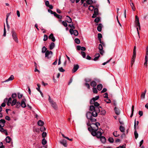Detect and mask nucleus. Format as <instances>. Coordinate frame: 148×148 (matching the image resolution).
Returning a JSON list of instances; mask_svg holds the SVG:
<instances>
[{
	"mask_svg": "<svg viewBox=\"0 0 148 148\" xmlns=\"http://www.w3.org/2000/svg\"><path fill=\"white\" fill-rule=\"evenodd\" d=\"M90 110L91 111L92 116L94 117L97 116V113L100 112L99 108L95 107L92 105L90 106Z\"/></svg>",
	"mask_w": 148,
	"mask_h": 148,
	"instance_id": "nucleus-1",
	"label": "nucleus"
},
{
	"mask_svg": "<svg viewBox=\"0 0 148 148\" xmlns=\"http://www.w3.org/2000/svg\"><path fill=\"white\" fill-rule=\"evenodd\" d=\"M91 125H94L96 127V128L95 129H94L93 128H92V131L91 132V134L93 136H96L97 134L96 131L98 129V125H100V123L98 122H96L95 124L92 123Z\"/></svg>",
	"mask_w": 148,
	"mask_h": 148,
	"instance_id": "nucleus-2",
	"label": "nucleus"
},
{
	"mask_svg": "<svg viewBox=\"0 0 148 148\" xmlns=\"http://www.w3.org/2000/svg\"><path fill=\"white\" fill-rule=\"evenodd\" d=\"M91 112H88L86 114V116L87 119L89 120L91 122H94L96 121V119L93 118L92 116Z\"/></svg>",
	"mask_w": 148,
	"mask_h": 148,
	"instance_id": "nucleus-3",
	"label": "nucleus"
},
{
	"mask_svg": "<svg viewBox=\"0 0 148 148\" xmlns=\"http://www.w3.org/2000/svg\"><path fill=\"white\" fill-rule=\"evenodd\" d=\"M53 52L51 51H47L45 53V57L48 59H50L52 56Z\"/></svg>",
	"mask_w": 148,
	"mask_h": 148,
	"instance_id": "nucleus-4",
	"label": "nucleus"
},
{
	"mask_svg": "<svg viewBox=\"0 0 148 148\" xmlns=\"http://www.w3.org/2000/svg\"><path fill=\"white\" fill-rule=\"evenodd\" d=\"M11 34L13 39L16 42H18V40L17 36V34L14 30L13 29L12 30Z\"/></svg>",
	"mask_w": 148,
	"mask_h": 148,
	"instance_id": "nucleus-5",
	"label": "nucleus"
},
{
	"mask_svg": "<svg viewBox=\"0 0 148 148\" xmlns=\"http://www.w3.org/2000/svg\"><path fill=\"white\" fill-rule=\"evenodd\" d=\"M98 49L100 54L103 55L104 53V51L103 50V46L101 44L99 45Z\"/></svg>",
	"mask_w": 148,
	"mask_h": 148,
	"instance_id": "nucleus-6",
	"label": "nucleus"
},
{
	"mask_svg": "<svg viewBox=\"0 0 148 148\" xmlns=\"http://www.w3.org/2000/svg\"><path fill=\"white\" fill-rule=\"evenodd\" d=\"M134 129H135V131L134 132V135L135 138L136 139L138 137V134L137 133V131L136 130V122L135 120V122H134Z\"/></svg>",
	"mask_w": 148,
	"mask_h": 148,
	"instance_id": "nucleus-7",
	"label": "nucleus"
},
{
	"mask_svg": "<svg viewBox=\"0 0 148 148\" xmlns=\"http://www.w3.org/2000/svg\"><path fill=\"white\" fill-rule=\"evenodd\" d=\"M60 143L64 147H66L67 146L66 141L64 139H62L60 141Z\"/></svg>",
	"mask_w": 148,
	"mask_h": 148,
	"instance_id": "nucleus-8",
	"label": "nucleus"
},
{
	"mask_svg": "<svg viewBox=\"0 0 148 148\" xmlns=\"http://www.w3.org/2000/svg\"><path fill=\"white\" fill-rule=\"evenodd\" d=\"M26 101V99H23L21 101V106L22 108H25L26 106V103L25 102Z\"/></svg>",
	"mask_w": 148,
	"mask_h": 148,
	"instance_id": "nucleus-9",
	"label": "nucleus"
},
{
	"mask_svg": "<svg viewBox=\"0 0 148 148\" xmlns=\"http://www.w3.org/2000/svg\"><path fill=\"white\" fill-rule=\"evenodd\" d=\"M79 66L78 64H74V65L73 68L72 69V72L74 73L76 72L78 70V69H79Z\"/></svg>",
	"mask_w": 148,
	"mask_h": 148,
	"instance_id": "nucleus-10",
	"label": "nucleus"
},
{
	"mask_svg": "<svg viewBox=\"0 0 148 148\" xmlns=\"http://www.w3.org/2000/svg\"><path fill=\"white\" fill-rule=\"evenodd\" d=\"M99 98V96H96L95 97H93L90 100V103L92 104L93 102L97 100Z\"/></svg>",
	"mask_w": 148,
	"mask_h": 148,
	"instance_id": "nucleus-11",
	"label": "nucleus"
},
{
	"mask_svg": "<svg viewBox=\"0 0 148 148\" xmlns=\"http://www.w3.org/2000/svg\"><path fill=\"white\" fill-rule=\"evenodd\" d=\"M14 78V76L13 75H11L10 77L7 80L4 81L3 82H5L13 80Z\"/></svg>",
	"mask_w": 148,
	"mask_h": 148,
	"instance_id": "nucleus-12",
	"label": "nucleus"
},
{
	"mask_svg": "<svg viewBox=\"0 0 148 148\" xmlns=\"http://www.w3.org/2000/svg\"><path fill=\"white\" fill-rule=\"evenodd\" d=\"M49 38L51 39V40L53 42H54L55 41V39L53 36V34H51L49 36Z\"/></svg>",
	"mask_w": 148,
	"mask_h": 148,
	"instance_id": "nucleus-13",
	"label": "nucleus"
},
{
	"mask_svg": "<svg viewBox=\"0 0 148 148\" xmlns=\"http://www.w3.org/2000/svg\"><path fill=\"white\" fill-rule=\"evenodd\" d=\"M52 107L55 110L57 108V106L55 102L53 101L50 103Z\"/></svg>",
	"mask_w": 148,
	"mask_h": 148,
	"instance_id": "nucleus-14",
	"label": "nucleus"
},
{
	"mask_svg": "<svg viewBox=\"0 0 148 148\" xmlns=\"http://www.w3.org/2000/svg\"><path fill=\"white\" fill-rule=\"evenodd\" d=\"M114 111L115 113L117 115H119L120 114V111L119 109L115 107L114 108Z\"/></svg>",
	"mask_w": 148,
	"mask_h": 148,
	"instance_id": "nucleus-15",
	"label": "nucleus"
},
{
	"mask_svg": "<svg viewBox=\"0 0 148 148\" xmlns=\"http://www.w3.org/2000/svg\"><path fill=\"white\" fill-rule=\"evenodd\" d=\"M0 131L4 133L6 135H8L7 130H4L3 127H0Z\"/></svg>",
	"mask_w": 148,
	"mask_h": 148,
	"instance_id": "nucleus-16",
	"label": "nucleus"
},
{
	"mask_svg": "<svg viewBox=\"0 0 148 148\" xmlns=\"http://www.w3.org/2000/svg\"><path fill=\"white\" fill-rule=\"evenodd\" d=\"M99 138H100L101 141L103 143H104L106 142V139L104 136H101Z\"/></svg>",
	"mask_w": 148,
	"mask_h": 148,
	"instance_id": "nucleus-17",
	"label": "nucleus"
},
{
	"mask_svg": "<svg viewBox=\"0 0 148 148\" xmlns=\"http://www.w3.org/2000/svg\"><path fill=\"white\" fill-rule=\"evenodd\" d=\"M100 54L99 53H96L95 55V58L93 59L94 61H96L100 57Z\"/></svg>",
	"mask_w": 148,
	"mask_h": 148,
	"instance_id": "nucleus-18",
	"label": "nucleus"
},
{
	"mask_svg": "<svg viewBox=\"0 0 148 148\" xmlns=\"http://www.w3.org/2000/svg\"><path fill=\"white\" fill-rule=\"evenodd\" d=\"M37 124L38 125L40 126H42L43 125L44 123L42 121L40 120L38 122Z\"/></svg>",
	"mask_w": 148,
	"mask_h": 148,
	"instance_id": "nucleus-19",
	"label": "nucleus"
},
{
	"mask_svg": "<svg viewBox=\"0 0 148 148\" xmlns=\"http://www.w3.org/2000/svg\"><path fill=\"white\" fill-rule=\"evenodd\" d=\"M53 15L54 16L59 19H61L62 16L59 15L58 14L55 12H54Z\"/></svg>",
	"mask_w": 148,
	"mask_h": 148,
	"instance_id": "nucleus-20",
	"label": "nucleus"
},
{
	"mask_svg": "<svg viewBox=\"0 0 148 148\" xmlns=\"http://www.w3.org/2000/svg\"><path fill=\"white\" fill-rule=\"evenodd\" d=\"M136 57V56H134H134H132V57L131 59V67H132V65L134 62Z\"/></svg>",
	"mask_w": 148,
	"mask_h": 148,
	"instance_id": "nucleus-21",
	"label": "nucleus"
},
{
	"mask_svg": "<svg viewBox=\"0 0 148 148\" xmlns=\"http://www.w3.org/2000/svg\"><path fill=\"white\" fill-rule=\"evenodd\" d=\"M102 132L99 131H98L97 132L96 136L97 138H99L101 136Z\"/></svg>",
	"mask_w": 148,
	"mask_h": 148,
	"instance_id": "nucleus-22",
	"label": "nucleus"
},
{
	"mask_svg": "<svg viewBox=\"0 0 148 148\" xmlns=\"http://www.w3.org/2000/svg\"><path fill=\"white\" fill-rule=\"evenodd\" d=\"M67 22L69 23H71L72 22V19L71 17L68 16H66Z\"/></svg>",
	"mask_w": 148,
	"mask_h": 148,
	"instance_id": "nucleus-23",
	"label": "nucleus"
},
{
	"mask_svg": "<svg viewBox=\"0 0 148 148\" xmlns=\"http://www.w3.org/2000/svg\"><path fill=\"white\" fill-rule=\"evenodd\" d=\"M102 29V24L101 23H100L99 24L98 26L97 27V30L100 32L101 31Z\"/></svg>",
	"mask_w": 148,
	"mask_h": 148,
	"instance_id": "nucleus-24",
	"label": "nucleus"
},
{
	"mask_svg": "<svg viewBox=\"0 0 148 148\" xmlns=\"http://www.w3.org/2000/svg\"><path fill=\"white\" fill-rule=\"evenodd\" d=\"M17 102V100L16 99H14L11 102V105L12 106H13L16 104Z\"/></svg>",
	"mask_w": 148,
	"mask_h": 148,
	"instance_id": "nucleus-25",
	"label": "nucleus"
},
{
	"mask_svg": "<svg viewBox=\"0 0 148 148\" xmlns=\"http://www.w3.org/2000/svg\"><path fill=\"white\" fill-rule=\"evenodd\" d=\"M145 62L144 63V65L147 66V62L148 61V57L145 56Z\"/></svg>",
	"mask_w": 148,
	"mask_h": 148,
	"instance_id": "nucleus-26",
	"label": "nucleus"
},
{
	"mask_svg": "<svg viewBox=\"0 0 148 148\" xmlns=\"http://www.w3.org/2000/svg\"><path fill=\"white\" fill-rule=\"evenodd\" d=\"M119 130L121 132H124L125 131V128L122 125H121L119 127Z\"/></svg>",
	"mask_w": 148,
	"mask_h": 148,
	"instance_id": "nucleus-27",
	"label": "nucleus"
},
{
	"mask_svg": "<svg viewBox=\"0 0 148 148\" xmlns=\"http://www.w3.org/2000/svg\"><path fill=\"white\" fill-rule=\"evenodd\" d=\"M55 47V44L54 43L52 42L49 46V49L50 50L52 49Z\"/></svg>",
	"mask_w": 148,
	"mask_h": 148,
	"instance_id": "nucleus-28",
	"label": "nucleus"
},
{
	"mask_svg": "<svg viewBox=\"0 0 148 148\" xmlns=\"http://www.w3.org/2000/svg\"><path fill=\"white\" fill-rule=\"evenodd\" d=\"M8 102L7 104L8 106H10L11 104V102L12 101V98L10 97L8 99Z\"/></svg>",
	"mask_w": 148,
	"mask_h": 148,
	"instance_id": "nucleus-29",
	"label": "nucleus"
},
{
	"mask_svg": "<svg viewBox=\"0 0 148 148\" xmlns=\"http://www.w3.org/2000/svg\"><path fill=\"white\" fill-rule=\"evenodd\" d=\"M97 84V83L95 81H92L90 83V85L93 87H95Z\"/></svg>",
	"mask_w": 148,
	"mask_h": 148,
	"instance_id": "nucleus-30",
	"label": "nucleus"
},
{
	"mask_svg": "<svg viewBox=\"0 0 148 148\" xmlns=\"http://www.w3.org/2000/svg\"><path fill=\"white\" fill-rule=\"evenodd\" d=\"M60 133H61L62 135V136L64 138H65L66 139H67L68 140H69L71 141H72L73 140V139L72 138H69V137L65 136L64 134H63L62 133H61L60 132Z\"/></svg>",
	"mask_w": 148,
	"mask_h": 148,
	"instance_id": "nucleus-31",
	"label": "nucleus"
},
{
	"mask_svg": "<svg viewBox=\"0 0 148 148\" xmlns=\"http://www.w3.org/2000/svg\"><path fill=\"white\" fill-rule=\"evenodd\" d=\"M102 87L103 86H102V85L101 84H100L97 86V89L99 90H100L102 89Z\"/></svg>",
	"mask_w": 148,
	"mask_h": 148,
	"instance_id": "nucleus-32",
	"label": "nucleus"
},
{
	"mask_svg": "<svg viewBox=\"0 0 148 148\" xmlns=\"http://www.w3.org/2000/svg\"><path fill=\"white\" fill-rule=\"evenodd\" d=\"M11 138L8 136H7L5 138V141L7 143H9L11 141Z\"/></svg>",
	"mask_w": 148,
	"mask_h": 148,
	"instance_id": "nucleus-33",
	"label": "nucleus"
},
{
	"mask_svg": "<svg viewBox=\"0 0 148 148\" xmlns=\"http://www.w3.org/2000/svg\"><path fill=\"white\" fill-rule=\"evenodd\" d=\"M15 105L16 108H19L21 106V103L19 102L18 101L17 102Z\"/></svg>",
	"mask_w": 148,
	"mask_h": 148,
	"instance_id": "nucleus-34",
	"label": "nucleus"
},
{
	"mask_svg": "<svg viewBox=\"0 0 148 148\" xmlns=\"http://www.w3.org/2000/svg\"><path fill=\"white\" fill-rule=\"evenodd\" d=\"M113 135L116 137H117L119 136V134L117 133V131H115L113 133Z\"/></svg>",
	"mask_w": 148,
	"mask_h": 148,
	"instance_id": "nucleus-35",
	"label": "nucleus"
},
{
	"mask_svg": "<svg viewBox=\"0 0 148 148\" xmlns=\"http://www.w3.org/2000/svg\"><path fill=\"white\" fill-rule=\"evenodd\" d=\"M47 143V141L45 138H43L42 140V143L43 145H45Z\"/></svg>",
	"mask_w": 148,
	"mask_h": 148,
	"instance_id": "nucleus-36",
	"label": "nucleus"
},
{
	"mask_svg": "<svg viewBox=\"0 0 148 148\" xmlns=\"http://www.w3.org/2000/svg\"><path fill=\"white\" fill-rule=\"evenodd\" d=\"M47 48L45 46H43L42 48V53H44L45 52H46L47 51Z\"/></svg>",
	"mask_w": 148,
	"mask_h": 148,
	"instance_id": "nucleus-37",
	"label": "nucleus"
},
{
	"mask_svg": "<svg viewBox=\"0 0 148 148\" xmlns=\"http://www.w3.org/2000/svg\"><path fill=\"white\" fill-rule=\"evenodd\" d=\"M95 9L94 6L93 5H90L88 8V10L91 11H92Z\"/></svg>",
	"mask_w": 148,
	"mask_h": 148,
	"instance_id": "nucleus-38",
	"label": "nucleus"
},
{
	"mask_svg": "<svg viewBox=\"0 0 148 148\" xmlns=\"http://www.w3.org/2000/svg\"><path fill=\"white\" fill-rule=\"evenodd\" d=\"M94 104L95 106L96 107H98L99 105V104L97 102H93L92 104Z\"/></svg>",
	"mask_w": 148,
	"mask_h": 148,
	"instance_id": "nucleus-39",
	"label": "nucleus"
},
{
	"mask_svg": "<svg viewBox=\"0 0 148 148\" xmlns=\"http://www.w3.org/2000/svg\"><path fill=\"white\" fill-rule=\"evenodd\" d=\"M135 19L136 20L135 22L136 24L138 23V22H139V18L137 16H136Z\"/></svg>",
	"mask_w": 148,
	"mask_h": 148,
	"instance_id": "nucleus-40",
	"label": "nucleus"
},
{
	"mask_svg": "<svg viewBox=\"0 0 148 148\" xmlns=\"http://www.w3.org/2000/svg\"><path fill=\"white\" fill-rule=\"evenodd\" d=\"M136 46H135L134 47V49L133 52V56H136Z\"/></svg>",
	"mask_w": 148,
	"mask_h": 148,
	"instance_id": "nucleus-41",
	"label": "nucleus"
},
{
	"mask_svg": "<svg viewBox=\"0 0 148 148\" xmlns=\"http://www.w3.org/2000/svg\"><path fill=\"white\" fill-rule=\"evenodd\" d=\"M130 4L132 7V10L134 11H135V9L134 3H130Z\"/></svg>",
	"mask_w": 148,
	"mask_h": 148,
	"instance_id": "nucleus-42",
	"label": "nucleus"
},
{
	"mask_svg": "<svg viewBox=\"0 0 148 148\" xmlns=\"http://www.w3.org/2000/svg\"><path fill=\"white\" fill-rule=\"evenodd\" d=\"M106 113V111L104 110H103L100 112V114L102 115H105Z\"/></svg>",
	"mask_w": 148,
	"mask_h": 148,
	"instance_id": "nucleus-43",
	"label": "nucleus"
},
{
	"mask_svg": "<svg viewBox=\"0 0 148 148\" xmlns=\"http://www.w3.org/2000/svg\"><path fill=\"white\" fill-rule=\"evenodd\" d=\"M100 19L99 17H96L94 20V21L96 23H98L100 20Z\"/></svg>",
	"mask_w": 148,
	"mask_h": 148,
	"instance_id": "nucleus-44",
	"label": "nucleus"
},
{
	"mask_svg": "<svg viewBox=\"0 0 148 148\" xmlns=\"http://www.w3.org/2000/svg\"><path fill=\"white\" fill-rule=\"evenodd\" d=\"M92 2L93 1L92 0H87L86 1V3H87L90 5L92 4Z\"/></svg>",
	"mask_w": 148,
	"mask_h": 148,
	"instance_id": "nucleus-45",
	"label": "nucleus"
},
{
	"mask_svg": "<svg viewBox=\"0 0 148 148\" xmlns=\"http://www.w3.org/2000/svg\"><path fill=\"white\" fill-rule=\"evenodd\" d=\"M17 96V94L16 93H13L12 95V97L13 99H16L15 98Z\"/></svg>",
	"mask_w": 148,
	"mask_h": 148,
	"instance_id": "nucleus-46",
	"label": "nucleus"
},
{
	"mask_svg": "<svg viewBox=\"0 0 148 148\" xmlns=\"http://www.w3.org/2000/svg\"><path fill=\"white\" fill-rule=\"evenodd\" d=\"M94 13L98 15V10L97 8H95L94 9Z\"/></svg>",
	"mask_w": 148,
	"mask_h": 148,
	"instance_id": "nucleus-47",
	"label": "nucleus"
},
{
	"mask_svg": "<svg viewBox=\"0 0 148 148\" xmlns=\"http://www.w3.org/2000/svg\"><path fill=\"white\" fill-rule=\"evenodd\" d=\"M104 101L107 103H110L111 102V101L108 98H106L104 99Z\"/></svg>",
	"mask_w": 148,
	"mask_h": 148,
	"instance_id": "nucleus-48",
	"label": "nucleus"
},
{
	"mask_svg": "<svg viewBox=\"0 0 148 148\" xmlns=\"http://www.w3.org/2000/svg\"><path fill=\"white\" fill-rule=\"evenodd\" d=\"M73 34L75 36H77L78 34V32L77 30H75L74 31Z\"/></svg>",
	"mask_w": 148,
	"mask_h": 148,
	"instance_id": "nucleus-49",
	"label": "nucleus"
},
{
	"mask_svg": "<svg viewBox=\"0 0 148 148\" xmlns=\"http://www.w3.org/2000/svg\"><path fill=\"white\" fill-rule=\"evenodd\" d=\"M81 54L83 58H85L86 57V53L82 51H81Z\"/></svg>",
	"mask_w": 148,
	"mask_h": 148,
	"instance_id": "nucleus-50",
	"label": "nucleus"
},
{
	"mask_svg": "<svg viewBox=\"0 0 148 148\" xmlns=\"http://www.w3.org/2000/svg\"><path fill=\"white\" fill-rule=\"evenodd\" d=\"M75 42L77 44H79L80 43L79 40L78 38H75Z\"/></svg>",
	"mask_w": 148,
	"mask_h": 148,
	"instance_id": "nucleus-51",
	"label": "nucleus"
},
{
	"mask_svg": "<svg viewBox=\"0 0 148 148\" xmlns=\"http://www.w3.org/2000/svg\"><path fill=\"white\" fill-rule=\"evenodd\" d=\"M42 136L43 138H45L47 136V133L45 132H43L42 134Z\"/></svg>",
	"mask_w": 148,
	"mask_h": 148,
	"instance_id": "nucleus-52",
	"label": "nucleus"
},
{
	"mask_svg": "<svg viewBox=\"0 0 148 148\" xmlns=\"http://www.w3.org/2000/svg\"><path fill=\"white\" fill-rule=\"evenodd\" d=\"M92 90L94 93H97L98 91L95 88H93Z\"/></svg>",
	"mask_w": 148,
	"mask_h": 148,
	"instance_id": "nucleus-53",
	"label": "nucleus"
},
{
	"mask_svg": "<svg viewBox=\"0 0 148 148\" xmlns=\"http://www.w3.org/2000/svg\"><path fill=\"white\" fill-rule=\"evenodd\" d=\"M108 141L111 143H113L114 142V140L113 138H109L108 139Z\"/></svg>",
	"mask_w": 148,
	"mask_h": 148,
	"instance_id": "nucleus-54",
	"label": "nucleus"
},
{
	"mask_svg": "<svg viewBox=\"0 0 148 148\" xmlns=\"http://www.w3.org/2000/svg\"><path fill=\"white\" fill-rule=\"evenodd\" d=\"M146 55L145 56L148 57V46H147L146 49Z\"/></svg>",
	"mask_w": 148,
	"mask_h": 148,
	"instance_id": "nucleus-55",
	"label": "nucleus"
},
{
	"mask_svg": "<svg viewBox=\"0 0 148 148\" xmlns=\"http://www.w3.org/2000/svg\"><path fill=\"white\" fill-rule=\"evenodd\" d=\"M62 24L65 27H67V23L64 21H63L62 22Z\"/></svg>",
	"mask_w": 148,
	"mask_h": 148,
	"instance_id": "nucleus-56",
	"label": "nucleus"
},
{
	"mask_svg": "<svg viewBox=\"0 0 148 148\" xmlns=\"http://www.w3.org/2000/svg\"><path fill=\"white\" fill-rule=\"evenodd\" d=\"M6 30L5 28V25H4V33L3 36H5L6 34Z\"/></svg>",
	"mask_w": 148,
	"mask_h": 148,
	"instance_id": "nucleus-57",
	"label": "nucleus"
},
{
	"mask_svg": "<svg viewBox=\"0 0 148 148\" xmlns=\"http://www.w3.org/2000/svg\"><path fill=\"white\" fill-rule=\"evenodd\" d=\"M48 36L46 35H44V38L43 39V40L44 41H46L48 39Z\"/></svg>",
	"mask_w": 148,
	"mask_h": 148,
	"instance_id": "nucleus-58",
	"label": "nucleus"
},
{
	"mask_svg": "<svg viewBox=\"0 0 148 148\" xmlns=\"http://www.w3.org/2000/svg\"><path fill=\"white\" fill-rule=\"evenodd\" d=\"M59 70L60 71L62 72H63L64 71H65V70L64 69H63L62 67L59 68Z\"/></svg>",
	"mask_w": 148,
	"mask_h": 148,
	"instance_id": "nucleus-59",
	"label": "nucleus"
},
{
	"mask_svg": "<svg viewBox=\"0 0 148 148\" xmlns=\"http://www.w3.org/2000/svg\"><path fill=\"white\" fill-rule=\"evenodd\" d=\"M46 128L44 127H42L40 128V131L42 132L46 130Z\"/></svg>",
	"mask_w": 148,
	"mask_h": 148,
	"instance_id": "nucleus-60",
	"label": "nucleus"
},
{
	"mask_svg": "<svg viewBox=\"0 0 148 148\" xmlns=\"http://www.w3.org/2000/svg\"><path fill=\"white\" fill-rule=\"evenodd\" d=\"M18 97L19 99H21L23 96V95L20 94L19 92H18Z\"/></svg>",
	"mask_w": 148,
	"mask_h": 148,
	"instance_id": "nucleus-61",
	"label": "nucleus"
},
{
	"mask_svg": "<svg viewBox=\"0 0 148 148\" xmlns=\"http://www.w3.org/2000/svg\"><path fill=\"white\" fill-rule=\"evenodd\" d=\"M103 96L104 98H108V93L107 92L105 93L104 94Z\"/></svg>",
	"mask_w": 148,
	"mask_h": 148,
	"instance_id": "nucleus-62",
	"label": "nucleus"
},
{
	"mask_svg": "<svg viewBox=\"0 0 148 148\" xmlns=\"http://www.w3.org/2000/svg\"><path fill=\"white\" fill-rule=\"evenodd\" d=\"M69 26L70 27L71 29H75V27L73 25V24H70L69 25Z\"/></svg>",
	"mask_w": 148,
	"mask_h": 148,
	"instance_id": "nucleus-63",
	"label": "nucleus"
},
{
	"mask_svg": "<svg viewBox=\"0 0 148 148\" xmlns=\"http://www.w3.org/2000/svg\"><path fill=\"white\" fill-rule=\"evenodd\" d=\"M0 148H5L4 146L3 145L2 142H0Z\"/></svg>",
	"mask_w": 148,
	"mask_h": 148,
	"instance_id": "nucleus-64",
	"label": "nucleus"
}]
</instances>
